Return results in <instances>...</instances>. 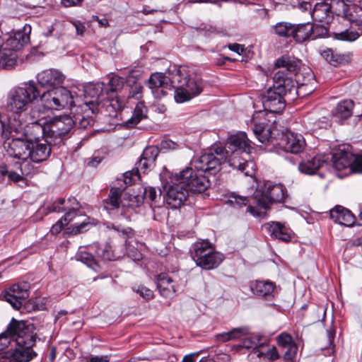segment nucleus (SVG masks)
<instances>
[{"label":"nucleus","mask_w":362,"mask_h":362,"mask_svg":"<svg viewBox=\"0 0 362 362\" xmlns=\"http://www.w3.org/2000/svg\"><path fill=\"white\" fill-rule=\"evenodd\" d=\"M13 339L18 347L0 352V362H28L36 357L32 348L36 335L30 332L23 321L12 319L6 330L0 334V350L6 348Z\"/></svg>","instance_id":"1"},{"label":"nucleus","mask_w":362,"mask_h":362,"mask_svg":"<svg viewBox=\"0 0 362 362\" xmlns=\"http://www.w3.org/2000/svg\"><path fill=\"white\" fill-rule=\"evenodd\" d=\"M227 148L231 151L227 158L230 167L245 176L253 177L255 175L256 164L251 157L253 148L245 132H240L228 137Z\"/></svg>","instance_id":"2"},{"label":"nucleus","mask_w":362,"mask_h":362,"mask_svg":"<svg viewBox=\"0 0 362 362\" xmlns=\"http://www.w3.org/2000/svg\"><path fill=\"white\" fill-rule=\"evenodd\" d=\"M40 90L33 81L24 83L22 86L11 88L7 95L6 109L9 121L15 123L21 117H25V110L30 108L31 104L37 100Z\"/></svg>","instance_id":"3"},{"label":"nucleus","mask_w":362,"mask_h":362,"mask_svg":"<svg viewBox=\"0 0 362 362\" xmlns=\"http://www.w3.org/2000/svg\"><path fill=\"white\" fill-rule=\"evenodd\" d=\"M286 189L281 184H272L267 182L259 185L252 194L253 203L257 206H247V212L255 217H262L264 214L262 210H267L273 203L284 202Z\"/></svg>","instance_id":"4"},{"label":"nucleus","mask_w":362,"mask_h":362,"mask_svg":"<svg viewBox=\"0 0 362 362\" xmlns=\"http://www.w3.org/2000/svg\"><path fill=\"white\" fill-rule=\"evenodd\" d=\"M6 132L8 134L7 136L12 138L5 146L8 156L21 161L19 168L21 173L23 175H33L36 174L38 171L37 168L28 160L30 140L17 136L18 134L21 136H25L23 130L16 132L14 129L8 127Z\"/></svg>","instance_id":"5"},{"label":"nucleus","mask_w":362,"mask_h":362,"mask_svg":"<svg viewBox=\"0 0 362 362\" xmlns=\"http://www.w3.org/2000/svg\"><path fill=\"white\" fill-rule=\"evenodd\" d=\"M301 76V74H297L296 79L293 80L288 74L279 71L274 74L272 88L284 96L290 95L292 98L303 91L306 94L312 93L314 90V74L311 71L308 73L306 81H300Z\"/></svg>","instance_id":"6"},{"label":"nucleus","mask_w":362,"mask_h":362,"mask_svg":"<svg viewBox=\"0 0 362 362\" xmlns=\"http://www.w3.org/2000/svg\"><path fill=\"white\" fill-rule=\"evenodd\" d=\"M74 122L67 115L57 117L46 122L44 126L36 125L38 134H42L46 141L59 144L72 129Z\"/></svg>","instance_id":"7"},{"label":"nucleus","mask_w":362,"mask_h":362,"mask_svg":"<svg viewBox=\"0 0 362 362\" xmlns=\"http://www.w3.org/2000/svg\"><path fill=\"white\" fill-rule=\"evenodd\" d=\"M183 71V69L174 66L165 74H152L148 83L155 97L160 98L166 95L168 90L175 89L177 83L181 81Z\"/></svg>","instance_id":"8"},{"label":"nucleus","mask_w":362,"mask_h":362,"mask_svg":"<svg viewBox=\"0 0 362 362\" xmlns=\"http://www.w3.org/2000/svg\"><path fill=\"white\" fill-rule=\"evenodd\" d=\"M183 69L181 81L177 82L175 88V100L177 103H184L199 95L204 88L202 79L197 75H187L186 68Z\"/></svg>","instance_id":"9"},{"label":"nucleus","mask_w":362,"mask_h":362,"mask_svg":"<svg viewBox=\"0 0 362 362\" xmlns=\"http://www.w3.org/2000/svg\"><path fill=\"white\" fill-rule=\"evenodd\" d=\"M175 180H182L188 192L202 193L211 185L209 177L199 170L193 167H187L175 177Z\"/></svg>","instance_id":"10"},{"label":"nucleus","mask_w":362,"mask_h":362,"mask_svg":"<svg viewBox=\"0 0 362 362\" xmlns=\"http://www.w3.org/2000/svg\"><path fill=\"white\" fill-rule=\"evenodd\" d=\"M225 151L228 153L224 148L217 147L215 148L214 153H204L200 156L194 157L191 165L201 172L214 175L220 170L221 158L224 156Z\"/></svg>","instance_id":"11"},{"label":"nucleus","mask_w":362,"mask_h":362,"mask_svg":"<svg viewBox=\"0 0 362 362\" xmlns=\"http://www.w3.org/2000/svg\"><path fill=\"white\" fill-rule=\"evenodd\" d=\"M177 174L170 176V180L165 182L162 180L163 189L166 191V202L172 208L180 207L189 195L188 189L182 180H175Z\"/></svg>","instance_id":"12"},{"label":"nucleus","mask_w":362,"mask_h":362,"mask_svg":"<svg viewBox=\"0 0 362 362\" xmlns=\"http://www.w3.org/2000/svg\"><path fill=\"white\" fill-rule=\"evenodd\" d=\"M125 83L124 78L117 75L112 76L107 83H105V93L107 97V107H110L113 111H121L125 106L124 99L120 98L119 93L123 89Z\"/></svg>","instance_id":"13"},{"label":"nucleus","mask_w":362,"mask_h":362,"mask_svg":"<svg viewBox=\"0 0 362 362\" xmlns=\"http://www.w3.org/2000/svg\"><path fill=\"white\" fill-rule=\"evenodd\" d=\"M105 88L103 82L89 83L85 88V108H88L93 114H96L98 112L100 103L105 102V104H108Z\"/></svg>","instance_id":"14"},{"label":"nucleus","mask_w":362,"mask_h":362,"mask_svg":"<svg viewBox=\"0 0 362 362\" xmlns=\"http://www.w3.org/2000/svg\"><path fill=\"white\" fill-rule=\"evenodd\" d=\"M25 117L21 116L15 123L9 122L8 126L9 129H14L16 132L23 130L26 124H32L34 131L37 132L36 125L44 126L46 122L43 121V112L37 107H33V104L28 110H25Z\"/></svg>","instance_id":"15"},{"label":"nucleus","mask_w":362,"mask_h":362,"mask_svg":"<svg viewBox=\"0 0 362 362\" xmlns=\"http://www.w3.org/2000/svg\"><path fill=\"white\" fill-rule=\"evenodd\" d=\"M29 288L26 281L14 284L5 290L4 297L14 309L19 310L29 296Z\"/></svg>","instance_id":"16"},{"label":"nucleus","mask_w":362,"mask_h":362,"mask_svg":"<svg viewBox=\"0 0 362 362\" xmlns=\"http://www.w3.org/2000/svg\"><path fill=\"white\" fill-rule=\"evenodd\" d=\"M54 145L46 141V138L39 139L38 136H35V140L30 139V151L28 160L33 163H40L48 159L50 156L52 148Z\"/></svg>","instance_id":"17"},{"label":"nucleus","mask_w":362,"mask_h":362,"mask_svg":"<svg viewBox=\"0 0 362 362\" xmlns=\"http://www.w3.org/2000/svg\"><path fill=\"white\" fill-rule=\"evenodd\" d=\"M52 210L54 212L66 211L64 220L66 223L71 221L80 212V203L75 197H69L68 199H59L53 204Z\"/></svg>","instance_id":"18"},{"label":"nucleus","mask_w":362,"mask_h":362,"mask_svg":"<svg viewBox=\"0 0 362 362\" xmlns=\"http://www.w3.org/2000/svg\"><path fill=\"white\" fill-rule=\"evenodd\" d=\"M282 94L275 89L269 88L262 95V102L265 111L272 113L281 112L286 106Z\"/></svg>","instance_id":"19"},{"label":"nucleus","mask_w":362,"mask_h":362,"mask_svg":"<svg viewBox=\"0 0 362 362\" xmlns=\"http://www.w3.org/2000/svg\"><path fill=\"white\" fill-rule=\"evenodd\" d=\"M280 145L285 151L297 154L304 150L306 144L301 134L287 131L283 134Z\"/></svg>","instance_id":"20"},{"label":"nucleus","mask_w":362,"mask_h":362,"mask_svg":"<svg viewBox=\"0 0 362 362\" xmlns=\"http://www.w3.org/2000/svg\"><path fill=\"white\" fill-rule=\"evenodd\" d=\"M38 83L43 88L54 89L63 83L65 76L55 69H46L41 71L37 76Z\"/></svg>","instance_id":"21"},{"label":"nucleus","mask_w":362,"mask_h":362,"mask_svg":"<svg viewBox=\"0 0 362 362\" xmlns=\"http://www.w3.org/2000/svg\"><path fill=\"white\" fill-rule=\"evenodd\" d=\"M329 159L328 155H308L298 165L299 170L305 174H314L319 168L327 163Z\"/></svg>","instance_id":"22"},{"label":"nucleus","mask_w":362,"mask_h":362,"mask_svg":"<svg viewBox=\"0 0 362 362\" xmlns=\"http://www.w3.org/2000/svg\"><path fill=\"white\" fill-rule=\"evenodd\" d=\"M30 30V26L28 28L24 27L23 30H18L11 35L1 45L17 54L18 50L29 42Z\"/></svg>","instance_id":"23"},{"label":"nucleus","mask_w":362,"mask_h":362,"mask_svg":"<svg viewBox=\"0 0 362 362\" xmlns=\"http://www.w3.org/2000/svg\"><path fill=\"white\" fill-rule=\"evenodd\" d=\"M341 10L339 9L337 15L358 26L362 34V7L356 4L341 3Z\"/></svg>","instance_id":"24"},{"label":"nucleus","mask_w":362,"mask_h":362,"mask_svg":"<svg viewBox=\"0 0 362 362\" xmlns=\"http://www.w3.org/2000/svg\"><path fill=\"white\" fill-rule=\"evenodd\" d=\"M155 283L160 294L165 298H171L177 291V285L168 273L157 274Z\"/></svg>","instance_id":"25"},{"label":"nucleus","mask_w":362,"mask_h":362,"mask_svg":"<svg viewBox=\"0 0 362 362\" xmlns=\"http://www.w3.org/2000/svg\"><path fill=\"white\" fill-rule=\"evenodd\" d=\"M264 228L273 239L284 243H288L291 240L292 230L280 222L271 221L267 223Z\"/></svg>","instance_id":"26"},{"label":"nucleus","mask_w":362,"mask_h":362,"mask_svg":"<svg viewBox=\"0 0 362 362\" xmlns=\"http://www.w3.org/2000/svg\"><path fill=\"white\" fill-rule=\"evenodd\" d=\"M330 218L341 226L351 227L354 226L356 218L354 215L349 209L342 206L337 205L329 211Z\"/></svg>","instance_id":"27"},{"label":"nucleus","mask_w":362,"mask_h":362,"mask_svg":"<svg viewBox=\"0 0 362 362\" xmlns=\"http://www.w3.org/2000/svg\"><path fill=\"white\" fill-rule=\"evenodd\" d=\"M354 153L348 150H338L332 155L333 166L337 170L349 169L351 172Z\"/></svg>","instance_id":"28"},{"label":"nucleus","mask_w":362,"mask_h":362,"mask_svg":"<svg viewBox=\"0 0 362 362\" xmlns=\"http://www.w3.org/2000/svg\"><path fill=\"white\" fill-rule=\"evenodd\" d=\"M249 286L252 293L255 296L266 299L273 297L275 285L270 281H252L250 282Z\"/></svg>","instance_id":"29"},{"label":"nucleus","mask_w":362,"mask_h":362,"mask_svg":"<svg viewBox=\"0 0 362 362\" xmlns=\"http://www.w3.org/2000/svg\"><path fill=\"white\" fill-rule=\"evenodd\" d=\"M212 252L214 248L211 243L209 240H202L193 244L191 255L196 264L199 267V262L205 261Z\"/></svg>","instance_id":"30"},{"label":"nucleus","mask_w":362,"mask_h":362,"mask_svg":"<svg viewBox=\"0 0 362 362\" xmlns=\"http://www.w3.org/2000/svg\"><path fill=\"white\" fill-rule=\"evenodd\" d=\"M332 13L330 4L324 1L315 5L311 15L313 21L328 24L332 20Z\"/></svg>","instance_id":"31"},{"label":"nucleus","mask_w":362,"mask_h":362,"mask_svg":"<svg viewBox=\"0 0 362 362\" xmlns=\"http://www.w3.org/2000/svg\"><path fill=\"white\" fill-rule=\"evenodd\" d=\"M124 189L125 187H111L107 198L103 200L104 208L109 214H111L112 211L116 209H119L120 206H122V201L120 200V198Z\"/></svg>","instance_id":"32"},{"label":"nucleus","mask_w":362,"mask_h":362,"mask_svg":"<svg viewBox=\"0 0 362 362\" xmlns=\"http://www.w3.org/2000/svg\"><path fill=\"white\" fill-rule=\"evenodd\" d=\"M354 107V102L352 100H343L334 109L333 116L339 121L346 119L351 117Z\"/></svg>","instance_id":"33"},{"label":"nucleus","mask_w":362,"mask_h":362,"mask_svg":"<svg viewBox=\"0 0 362 362\" xmlns=\"http://www.w3.org/2000/svg\"><path fill=\"white\" fill-rule=\"evenodd\" d=\"M54 90L59 110L74 105V95L70 90L64 86H59Z\"/></svg>","instance_id":"34"},{"label":"nucleus","mask_w":362,"mask_h":362,"mask_svg":"<svg viewBox=\"0 0 362 362\" xmlns=\"http://www.w3.org/2000/svg\"><path fill=\"white\" fill-rule=\"evenodd\" d=\"M253 355L268 361H274L279 358L276 348L262 341H259L257 347L255 349Z\"/></svg>","instance_id":"35"},{"label":"nucleus","mask_w":362,"mask_h":362,"mask_svg":"<svg viewBox=\"0 0 362 362\" xmlns=\"http://www.w3.org/2000/svg\"><path fill=\"white\" fill-rule=\"evenodd\" d=\"M18 54L8 48L0 46V69H11L17 64Z\"/></svg>","instance_id":"36"},{"label":"nucleus","mask_w":362,"mask_h":362,"mask_svg":"<svg viewBox=\"0 0 362 362\" xmlns=\"http://www.w3.org/2000/svg\"><path fill=\"white\" fill-rule=\"evenodd\" d=\"M275 66L277 68L281 69V71L285 73L286 71H288V75L294 73L300 66V61L293 56L284 55L279 58Z\"/></svg>","instance_id":"37"},{"label":"nucleus","mask_w":362,"mask_h":362,"mask_svg":"<svg viewBox=\"0 0 362 362\" xmlns=\"http://www.w3.org/2000/svg\"><path fill=\"white\" fill-rule=\"evenodd\" d=\"M248 329L245 327L234 328L228 332H222L216 335L217 341L226 342L231 340L240 339L248 334Z\"/></svg>","instance_id":"38"},{"label":"nucleus","mask_w":362,"mask_h":362,"mask_svg":"<svg viewBox=\"0 0 362 362\" xmlns=\"http://www.w3.org/2000/svg\"><path fill=\"white\" fill-rule=\"evenodd\" d=\"M311 29L310 23L294 24L293 39L297 42L310 40Z\"/></svg>","instance_id":"39"},{"label":"nucleus","mask_w":362,"mask_h":362,"mask_svg":"<svg viewBox=\"0 0 362 362\" xmlns=\"http://www.w3.org/2000/svg\"><path fill=\"white\" fill-rule=\"evenodd\" d=\"M252 131L262 144H266L269 141L272 136V132L268 124L264 122H255Z\"/></svg>","instance_id":"40"},{"label":"nucleus","mask_w":362,"mask_h":362,"mask_svg":"<svg viewBox=\"0 0 362 362\" xmlns=\"http://www.w3.org/2000/svg\"><path fill=\"white\" fill-rule=\"evenodd\" d=\"M42 105L47 110H59L54 90L49 89L39 96Z\"/></svg>","instance_id":"41"},{"label":"nucleus","mask_w":362,"mask_h":362,"mask_svg":"<svg viewBox=\"0 0 362 362\" xmlns=\"http://www.w3.org/2000/svg\"><path fill=\"white\" fill-rule=\"evenodd\" d=\"M206 259L205 261L199 262V267L206 270H211L219 266L224 259V256L223 254L214 250Z\"/></svg>","instance_id":"42"},{"label":"nucleus","mask_w":362,"mask_h":362,"mask_svg":"<svg viewBox=\"0 0 362 362\" xmlns=\"http://www.w3.org/2000/svg\"><path fill=\"white\" fill-rule=\"evenodd\" d=\"M294 24L282 21L277 23L272 27L273 33L281 37H289L293 35Z\"/></svg>","instance_id":"43"},{"label":"nucleus","mask_w":362,"mask_h":362,"mask_svg":"<svg viewBox=\"0 0 362 362\" xmlns=\"http://www.w3.org/2000/svg\"><path fill=\"white\" fill-rule=\"evenodd\" d=\"M91 248L94 249L97 256L103 260L110 261L115 258L112 246L109 243H106L101 245H94Z\"/></svg>","instance_id":"44"},{"label":"nucleus","mask_w":362,"mask_h":362,"mask_svg":"<svg viewBox=\"0 0 362 362\" xmlns=\"http://www.w3.org/2000/svg\"><path fill=\"white\" fill-rule=\"evenodd\" d=\"M122 177V180H117V185H119L118 187H125L126 188L127 185H131L140 180V173H138V169L133 168L132 170L124 173Z\"/></svg>","instance_id":"45"},{"label":"nucleus","mask_w":362,"mask_h":362,"mask_svg":"<svg viewBox=\"0 0 362 362\" xmlns=\"http://www.w3.org/2000/svg\"><path fill=\"white\" fill-rule=\"evenodd\" d=\"M77 259L94 270L98 267L94 256L88 252L86 248L79 250L77 254Z\"/></svg>","instance_id":"46"},{"label":"nucleus","mask_w":362,"mask_h":362,"mask_svg":"<svg viewBox=\"0 0 362 362\" xmlns=\"http://www.w3.org/2000/svg\"><path fill=\"white\" fill-rule=\"evenodd\" d=\"M360 35L361 34L358 32L346 29L341 32H334L333 33V37L338 40L352 42L357 40Z\"/></svg>","instance_id":"47"},{"label":"nucleus","mask_w":362,"mask_h":362,"mask_svg":"<svg viewBox=\"0 0 362 362\" xmlns=\"http://www.w3.org/2000/svg\"><path fill=\"white\" fill-rule=\"evenodd\" d=\"M147 107L144 103H138L134 108L133 115L130 119L131 123L138 124L141 119L146 117Z\"/></svg>","instance_id":"48"},{"label":"nucleus","mask_w":362,"mask_h":362,"mask_svg":"<svg viewBox=\"0 0 362 362\" xmlns=\"http://www.w3.org/2000/svg\"><path fill=\"white\" fill-rule=\"evenodd\" d=\"M312 33L310 40L325 37L328 35V28L324 24L310 23Z\"/></svg>","instance_id":"49"},{"label":"nucleus","mask_w":362,"mask_h":362,"mask_svg":"<svg viewBox=\"0 0 362 362\" xmlns=\"http://www.w3.org/2000/svg\"><path fill=\"white\" fill-rule=\"evenodd\" d=\"M143 204V198L140 196H130L129 200L122 201V209L124 212L125 209L135 210Z\"/></svg>","instance_id":"50"},{"label":"nucleus","mask_w":362,"mask_h":362,"mask_svg":"<svg viewBox=\"0 0 362 362\" xmlns=\"http://www.w3.org/2000/svg\"><path fill=\"white\" fill-rule=\"evenodd\" d=\"M229 202L233 204L234 206L242 207L243 206H247V204H250L248 206L252 205L256 206L257 205L253 203L252 197L250 200L248 199L247 197L233 194L230 196Z\"/></svg>","instance_id":"51"},{"label":"nucleus","mask_w":362,"mask_h":362,"mask_svg":"<svg viewBox=\"0 0 362 362\" xmlns=\"http://www.w3.org/2000/svg\"><path fill=\"white\" fill-rule=\"evenodd\" d=\"M158 153V147L154 146H148L144 150L141 156L144 159L148 160L150 164H154Z\"/></svg>","instance_id":"52"},{"label":"nucleus","mask_w":362,"mask_h":362,"mask_svg":"<svg viewBox=\"0 0 362 362\" xmlns=\"http://www.w3.org/2000/svg\"><path fill=\"white\" fill-rule=\"evenodd\" d=\"M89 222L86 219L83 220L81 223H76L66 228V232L72 235H76L81 233L88 230Z\"/></svg>","instance_id":"53"},{"label":"nucleus","mask_w":362,"mask_h":362,"mask_svg":"<svg viewBox=\"0 0 362 362\" xmlns=\"http://www.w3.org/2000/svg\"><path fill=\"white\" fill-rule=\"evenodd\" d=\"M105 225L106 226L107 228L113 229L119 233H121L125 238H130L134 235V232L130 227L120 228L119 226H116L110 222H107L105 223Z\"/></svg>","instance_id":"54"},{"label":"nucleus","mask_w":362,"mask_h":362,"mask_svg":"<svg viewBox=\"0 0 362 362\" xmlns=\"http://www.w3.org/2000/svg\"><path fill=\"white\" fill-rule=\"evenodd\" d=\"M260 341H262V337L259 335H252L244 339L243 346L247 349H252L251 354L253 355L254 351Z\"/></svg>","instance_id":"55"},{"label":"nucleus","mask_w":362,"mask_h":362,"mask_svg":"<svg viewBox=\"0 0 362 362\" xmlns=\"http://www.w3.org/2000/svg\"><path fill=\"white\" fill-rule=\"evenodd\" d=\"M1 174L2 175H8V177L9 180H11L13 182H18L21 181H24L25 177L28 176V175H23L22 173H21V174H19L13 170L8 171L6 169V167L1 168Z\"/></svg>","instance_id":"56"},{"label":"nucleus","mask_w":362,"mask_h":362,"mask_svg":"<svg viewBox=\"0 0 362 362\" xmlns=\"http://www.w3.org/2000/svg\"><path fill=\"white\" fill-rule=\"evenodd\" d=\"M332 59L333 61H332L331 65L337 66L338 65L348 63L349 60V56L344 54H339L334 51Z\"/></svg>","instance_id":"57"},{"label":"nucleus","mask_w":362,"mask_h":362,"mask_svg":"<svg viewBox=\"0 0 362 362\" xmlns=\"http://www.w3.org/2000/svg\"><path fill=\"white\" fill-rule=\"evenodd\" d=\"M277 341L279 345L284 348L294 344L292 337L286 332H283L278 336Z\"/></svg>","instance_id":"58"},{"label":"nucleus","mask_w":362,"mask_h":362,"mask_svg":"<svg viewBox=\"0 0 362 362\" xmlns=\"http://www.w3.org/2000/svg\"><path fill=\"white\" fill-rule=\"evenodd\" d=\"M158 197L157 190L153 187H146L144 190L143 200H148L150 202H155Z\"/></svg>","instance_id":"59"},{"label":"nucleus","mask_w":362,"mask_h":362,"mask_svg":"<svg viewBox=\"0 0 362 362\" xmlns=\"http://www.w3.org/2000/svg\"><path fill=\"white\" fill-rule=\"evenodd\" d=\"M143 87L139 83H135L129 88V98L139 99L141 98Z\"/></svg>","instance_id":"60"},{"label":"nucleus","mask_w":362,"mask_h":362,"mask_svg":"<svg viewBox=\"0 0 362 362\" xmlns=\"http://www.w3.org/2000/svg\"><path fill=\"white\" fill-rule=\"evenodd\" d=\"M136 167L134 169H138V173L141 170L143 173H146L154 165V164H150L148 160L144 159L141 156V158L136 163Z\"/></svg>","instance_id":"61"},{"label":"nucleus","mask_w":362,"mask_h":362,"mask_svg":"<svg viewBox=\"0 0 362 362\" xmlns=\"http://www.w3.org/2000/svg\"><path fill=\"white\" fill-rule=\"evenodd\" d=\"M284 348L286 349V350L284 352V356L285 360H287V361L293 360L295 358V356L297 354V351H298V346L296 344V343H294L290 346H288L287 347H284Z\"/></svg>","instance_id":"62"},{"label":"nucleus","mask_w":362,"mask_h":362,"mask_svg":"<svg viewBox=\"0 0 362 362\" xmlns=\"http://www.w3.org/2000/svg\"><path fill=\"white\" fill-rule=\"evenodd\" d=\"M351 172L362 173V155L354 154Z\"/></svg>","instance_id":"63"},{"label":"nucleus","mask_w":362,"mask_h":362,"mask_svg":"<svg viewBox=\"0 0 362 362\" xmlns=\"http://www.w3.org/2000/svg\"><path fill=\"white\" fill-rule=\"evenodd\" d=\"M69 223H66L64 220V216H62L59 221H57L51 228L50 233L52 235L59 234L62 229L64 228L65 225H67Z\"/></svg>","instance_id":"64"}]
</instances>
